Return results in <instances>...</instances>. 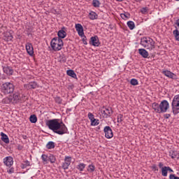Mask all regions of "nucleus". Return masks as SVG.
<instances>
[{"instance_id":"1","label":"nucleus","mask_w":179,"mask_h":179,"mask_svg":"<svg viewBox=\"0 0 179 179\" xmlns=\"http://www.w3.org/2000/svg\"><path fill=\"white\" fill-rule=\"evenodd\" d=\"M46 125L49 129H51V131L55 134H57V135H64V134L68 132V128L62 121L59 122V119L48 120Z\"/></svg>"},{"instance_id":"2","label":"nucleus","mask_w":179,"mask_h":179,"mask_svg":"<svg viewBox=\"0 0 179 179\" xmlns=\"http://www.w3.org/2000/svg\"><path fill=\"white\" fill-rule=\"evenodd\" d=\"M152 107L155 113L158 114H162L163 113H167V110L170 108V104L167 100H163L161 101L160 104L155 102L152 104Z\"/></svg>"},{"instance_id":"3","label":"nucleus","mask_w":179,"mask_h":179,"mask_svg":"<svg viewBox=\"0 0 179 179\" xmlns=\"http://www.w3.org/2000/svg\"><path fill=\"white\" fill-rule=\"evenodd\" d=\"M156 42L153 41L150 37H143L141 38V45L146 48L147 50H155L156 48Z\"/></svg>"},{"instance_id":"4","label":"nucleus","mask_w":179,"mask_h":179,"mask_svg":"<svg viewBox=\"0 0 179 179\" xmlns=\"http://www.w3.org/2000/svg\"><path fill=\"white\" fill-rule=\"evenodd\" d=\"M1 93L3 94H10L15 91V85L11 82H6L1 86Z\"/></svg>"},{"instance_id":"5","label":"nucleus","mask_w":179,"mask_h":179,"mask_svg":"<svg viewBox=\"0 0 179 179\" xmlns=\"http://www.w3.org/2000/svg\"><path fill=\"white\" fill-rule=\"evenodd\" d=\"M172 106V111L174 115H177L178 114V110H179V94L176 95L173 97V99L171 103Z\"/></svg>"},{"instance_id":"6","label":"nucleus","mask_w":179,"mask_h":179,"mask_svg":"<svg viewBox=\"0 0 179 179\" xmlns=\"http://www.w3.org/2000/svg\"><path fill=\"white\" fill-rule=\"evenodd\" d=\"M50 45L53 51H61V50H62V48L59 47V44L57 41V37H55L52 39L50 42Z\"/></svg>"},{"instance_id":"7","label":"nucleus","mask_w":179,"mask_h":179,"mask_svg":"<svg viewBox=\"0 0 179 179\" xmlns=\"http://www.w3.org/2000/svg\"><path fill=\"white\" fill-rule=\"evenodd\" d=\"M103 110L101 111V113L103 115V117L104 118H110L111 115H113V109L111 108H103Z\"/></svg>"},{"instance_id":"8","label":"nucleus","mask_w":179,"mask_h":179,"mask_svg":"<svg viewBox=\"0 0 179 179\" xmlns=\"http://www.w3.org/2000/svg\"><path fill=\"white\" fill-rule=\"evenodd\" d=\"M103 132L105 133V136L107 138V139H111V138L114 136V134H113V129H111L110 126H106L103 129Z\"/></svg>"},{"instance_id":"9","label":"nucleus","mask_w":179,"mask_h":179,"mask_svg":"<svg viewBox=\"0 0 179 179\" xmlns=\"http://www.w3.org/2000/svg\"><path fill=\"white\" fill-rule=\"evenodd\" d=\"M90 44L94 47H99V45H100V40H99V36H94L91 37Z\"/></svg>"},{"instance_id":"10","label":"nucleus","mask_w":179,"mask_h":179,"mask_svg":"<svg viewBox=\"0 0 179 179\" xmlns=\"http://www.w3.org/2000/svg\"><path fill=\"white\" fill-rule=\"evenodd\" d=\"M12 33H13L12 31L4 32L3 40L5 41H12V40H13V36L12 35Z\"/></svg>"},{"instance_id":"11","label":"nucleus","mask_w":179,"mask_h":179,"mask_svg":"<svg viewBox=\"0 0 179 179\" xmlns=\"http://www.w3.org/2000/svg\"><path fill=\"white\" fill-rule=\"evenodd\" d=\"M72 157H66L64 159V162L62 164V169L64 170H68L69 166H71V160Z\"/></svg>"},{"instance_id":"12","label":"nucleus","mask_w":179,"mask_h":179,"mask_svg":"<svg viewBox=\"0 0 179 179\" xmlns=\"http://www.w3.org/2000/svg\"><path fill=\"white\" fill-rule=\"evenodd\" d=\"M162 73L167 78H170V79H177V76L176 74H174V73H172L171 71H170L169 70L163 71Z\"/></svg>"},{"instance_id":"13","label":"nucleus","mask_w":179,"mask_h":179,"mask_svg":"<svg viewBox=\"0 0 179 179\" xmlns=\"http://www.w3.org/2000/svg\"><path fill=\"white\" fill-rule=\"evenodd\" d=\"M3 163L7 167H10L11 166H13V157L9 156L6 157L3 159Z\"/></svg>"},{"instance_id":"14","label":"nucleus","mask_w":179,"mask_h":179,"mask_svg":"<svg viewBox=\"0 0 179 179\" xmlns=\"http://www.w3.org/2000/svg\"><path fill=\"white\" fill-rule=\"evenodd\" d=\"M26 50L29 55L32 56L33 54H34V49L33 48V45L31 43H27L26 44Z\"/></svg>"},{"instance_id":"15","label":"nucleus","mask_w":179,"mask_h":179,"mask_svg":"<svg viewBox=\"0 0 179 179\" xmlns=\"http://www.w3.org/2000/svg\"><path fill=\"white\" fill-rule=\"evenodd\" d=\"M76 30L78 31V36H83L85 34V32L83 31V27L80 24H76Z\"/></svg>"},{"instance_id":"16","label":"nucleus","mask_w":179,"mask_h":179,"mask_svg":"<svg viewBox=\"0 0 179 179\" xmlns=\"http://www.w3.org/2000/svg\"><path fill=\"white\" fill-rule=\"evenodd\" d=\"M65 27H63L62 28V29H60L58 33H57V36H58V38H65V37H66V31H65Z\"/></svg>"},{"instance_id":"17","label":"nucleus","mask_w":179,"mask_h":179,"mask_svg":"<svg viewBox=\"0 0 179 179\" xmlns=\"http://www.w3.org/2000/svg\"><path fill=\"white\" fill-rule=\"evenodd\" d=\"M3 71L4 73L10 76V75H13V69H11L10 66L3 67Z\"/></svg>"},{"instance_id":"18","label":"nucleus","mask_w":179,"mask_h":179,"mask_svg":"<svg viewBox=\"0 0 179 179\" xmlns=\"http://www.w3.org/2000/svg\"><path fill=\"white\" fill-rule=\"evenodd\" d=\"M138 53L143 58H148V57H149V52H148L145 49H138Z\"/></svg>"},{"instance_id":"19","label":"nucleus","mask_w":179,"mask_h":179,"mask_svg":"<svg viewBox=\"0 0 179 179\" xmlns=\"http://www.w3.org/2000/svg\"><path fill=\"white\" fill-rule=\"evenodd\" d=\"M169 156L171 159H179V153L177 151L171 150L169 152Z\"/></svg>"},{"instance_id":"20","label":"nucleus","mask_w":179,"mask_h":179,"mask_svg":"<svg viewBox=\"0 0 179 179\" xmlns=\"http://www.w3.org/2000/svg\"><path fill=\"white\" fill-rule=\"evenodd\" d=\"M3 104H10V103H13V99L12 96L6 97L2 100Z\"/></svg>"},{"instance_id":"21","label":"nucleus","mask_w":179,"mask_h":179,"mask_svg":"<svg viewBox=\"0 0 179 179\" xmlns=\"http://www.w3.org/2000/svg\"><path fill=\"white\" fill-rule=\"evenodd\" d=\"M1 141H3L4 143H9V138L6 134H5V133L1 132Z\"/></svg>"},{"instance_id":"22","label":"nucleus","mask_w":179,"mask_h":179,"mask_svg":"<svg viewBox=\"0 0 179 179\" xmlns=\"http://www.w3.org/2000/svg\"><path fill=\"white\" fill-rule=\"evenodd\" d=\"M13 103H19V100H20V96H19V94H13Z\"/></svg>"},{"instance_id":"23","label":"nucleus","mask_w":179,"mask_h":179,"mask_svg":"<svg viewBox=\"0 0 179 179\" xmlns=\"http://www.w3.org/2000/svg\"><path fill=\"white\" fill-rule=\"evenodd\" d=\"M66 73L68 76H71V78H73L74 79H76V73L72 69L67 70Z\"/></svg>"},{"instance_id":"24","label":"nucleus","mask_w":179,"mask_h":179,"mask_svg":"<svg viewBox=\"0 0 179 179\" xmlns=\"http://www.w3.org/2000/svg\"><path fill=\"white\" fill-rule=\"evenodd\" d=\"M37 87V83L36 82H31L27 85L28 89H36Z\"/></svg>"},{"instance_id":"25","label":"nucleus","mask_w":179,"mask_h":179,"mask_svg":"<svg viewBox=\"0 0 179 179\" xmlns=\"http://www.w3.org/2000/svg\"><path fill=\"white\" fill-rule=\"evenodd\" d=\"M47 149H54L55 148V143L54 141H49L46 145Z\"/></svg>"},{"instance_id":"26","label":"nucleus","mask_w":179,"mask_h":179,"mask_svg":"<svg viewBox=\"0 0 179 179\" xmlns=\"http://www.w3.org/2000/svg\"><path fill=\"white\" fill-rule=\"evenodd\" d=\"M29 121L31 124H36L37 122V116L36 115H31L29 117Z\"/></svg>"},{"instance_id":"27","label":"nucleus","mask_w":179,"mask_h":179,"mask_svg":"<svg viewBox=\"0 0 179 179\" xmlns=\"http://www.w3.org/2000/svg\"><path fill=\"white\" fill-rule=\"evenodd\" d=\"M90 16V19H91V20H94V19H97L98 15L95 12H90L89 14Z\"/></svg>"},{"instance_id":"28","label":"nucleus","mask_w":179,"mask_h":179,"mask_svg":"<svg viewBox=\"0 0 179 179\" xmlns=\"http://www.w3.org/2000/svg\"><path fill=\"white\" fill-rule=\"evenodd\" d=\"M127 26L130 30H134L135 29V22L129 21L127 22Z\"/></svg>"},{"instance_id":"29","label":"nucleus","mask_w":179,"mask_h":179,"mask_svg":"<svg viewBox=\"0 0 179 179\" xmlns=\"http://www.w3.org/2000/svg\"><path fill=\"white\" fill-rule=\"evenodd\" d=\"M86 167V164H83V163H80L76 169L78 170H79L80 171H83V170H85V168Z\"/></svg>"},{"instance_id":"30","label":"nucleus","mask_w":179,"mask_h":179,"mask_svg":"<svg viewBox=\"0 0 179 179\" xmlns=\"http://www.w3.org/2000/svg\"><path fill=\"white\" fill-rule=\"evenodd\" d=\"M120 16L122 19H124V20H125L126 19H129L131 17V14H129V13H124L120 14Z\"/></svg>"},{"instance_id":"31","label":"nucleus","mask_w":179,"mask_h":179,"mask_svg":"<svg viewBox=\"0 0 179 179\" xmlns=\"http://www.w3.org/2000/svg\"><path fill=\"white\" fill-rule=\"evenodd\" d=\"M169 172L168 169H167V166H164L162 169V176H163V177H167V173Z\"/></svg>"},{"instance_id":"32","label":"nucleus","mask_w":179,"mask_h":179,"mask_svg":"<svg viewBox=\"0 0 179 179\" xmlns=\"http://www.w3.org/2000/svg\"><path fill=\"white\" fill-rule=\"evenodd\" d=\"M173 34L175 37V39L176 40V41H179V31L178 29H176L173 31Z\"/></svg>"},{"instance_id":"33","label":"nucleus","mask_w":179,"mask_h":179,"mask_svg":"<svg viewBox=\"0 0 179 179\" xmlns=\"http://www.w3.org/2000/svg\"><path fill=\"white\" fill-rule=\"evenodd\" d=\"M92 5L94 8H99L100 7V1L99 0H93Z\"/></svg>"},{"instance_id":"34","label":"nucleus","mask_w":179,"mask_h":179,"mask_svg":"<svg viewBox=\"0 0 179 179\" xmlns=\"http://www.w3.org/2000/svg\"><path fill=\"white\" fill-rule=\"evenodd\" d=\"M59 62H61L62 64H65V62H66V57L64 55H60Z\"/></svg>"},{"instance_id":"35","label":"nucleus","mask_w":179,"mask_h":179,"mask_svg":"<svg viewBox=\"0 0 179 179\" xmlns=\"http://www.w3.org/2000/svg\"><path fill=\"white\" fill-rule=\"evenodd\" d=\"M91 121V125L92 127H96V125H99V120H96L95 118H94Z\"/></svg>"},{"instance_id":"36","label":"nucleus","mask_w":179,"mask_h":179,"mask_svg":"<svg viewBox=\"0 0 179 179\" xmlns=\"http://www.w3.org/2000/svg\"><path fill=\"white\" fill-rule=\"evenodd\" d=\"M57 44H59V47H61L62 48V47H64V41H62V39L57 37Z\"/></svg>"},{"instance_id":"37","label":"nucleus","mask_w":179,"mask_h":179,"mask_svg":"<svg viewBox=\"0 0 179 179\" xmlns=\"http://www.w3.org/2000/svg\"><path fill=\"white\" fill-rule=\"evenodd\" d=\"M148 10H149V8L148 7H143L141 9V12L143 15H146L148 13Z\"/></svg>"},{"instance_id":"38","label":"nucleus","mask_w":179,"mask_h":179,"mask_svg":"<svg viewBox=\"0 0 179 179\" xmlns=\"http://www.w3.org/2000/svg\"><path fill=\"white\" fill-rule=\"evenodd\" d=\"M55 101L57 104H62V99L59 96L55 97Z\"/></svg>"},{"instance_id":"39","label":"nucleus","mask_w":179,"mask_h":179,"mask_svg":"<svg viewBox=\"0 0 179 179\" xmlns=\"http://www.w3.org/2000/svg\"><path fill=\"white\" fill-rule=\"evenodd\" d=\"M130 83L132 85V86H136L138 85V80L132 78L130 81Z\"/></svg>"},{"instance_id":"40","label":"nucleus","mask_w":179,"mask_h":179,"mask_svg":"<svg viewBox=\"0 0 179 179\" xmlns=\"http://www.w3.org/2000/svg\"><path fill=\"white\" fill-rule=\"evenodd\" d=\"M89 169H87L88 171H90V173H93V171H94L96 167L94 166V165L93 164H90L89 165Z\"/></svg>"},{"instance_id":"41","label":"nucleus","mask_w":179,"mask_h":179,"mask_svg":"<svg viewBox=\"0 0 179 179\" xmlns=\"http://www.w3.org/2000/svg\"><path fill=\"white\" fill-rule=\"evenodd\" d=\"M55 156H54L53 155L49 156V161L50 162V163H55Z\"/></svg>"},{"instance_id":"42","label":"nucleus","mask_w":179,"mask_h":179,"mask_svg":"<svg viewBox=\"0 0 179 179\" xmlns=\"http://www.w3.org/2000/svg\"><path fill=\"white\" fill-rule=\"evenodd\" d=\"M81 37H83L82 41H83V44H85V45H87V38H86V36H85V34H84V36H83Z\"/></svg>"},{"instance_id":"43","label":"nucleus","mask_w":179,"mask_h":179,"mask_svg":"<svg viewBox=\"0 0 179 179\" xmlns=\"http://www.w3.org/2000/svg\"><path fill=\"white\" fill-rule=\"evenodd\" d=\"M124 120V116L121 114L117 115V122H122V120Z\"/></svg>"},{"instance_id":"44","label":"nucleus","mask_w":179,"mask_h":179,"mask_svg":"<svg viewBox=\"0 0 179 179\" xmlns=\"http://www.w3.org/2000/svg\"><path fill=\"white\" fill-rule=\"evenodd\" d=\"M87 117L90 121L94 120V115H93L92 113H88Z\"/></svg>"},{"instance_id":"45","label":"nucleus","mask_w":179,"mask_h":179,"mask_svg":"<svg viewBox=\"0 0 179 179\" xmlns=\"http://www.w3.org/2000/svg\"><path fill=\"white\" fill-rule=\"evenodd\" d=\"M151 169L153 171H159V168H157V166H156V164H153Z\"/></svg>"},{"instance_id":"46","label":"nucleus","mask_w":179,"mask_h":179,"mask_svg":"<svg viewBox=\"0 0 179 179\" xmlns=\"http://www.w3.org/2000/svg\"><path fill=\"white\" fill-rule=\"evenodd\" d=\"M41 159L43 162H47V159H48V157L46 155H42Z\"/></svg>"},{"instance_id":"47","label":"nucleus","mask_w":179,"mask_h":179,"mask_svg":"<svg viewBox=\"0 0 179 179\" xmlns=\"http://www.w3.org/2000/svg\"><path fill=\"white\" fill-rule=\"evenodd\" d=\"M169 179H179L178 176H176L175 174H171L169 176Z\"/></svg>"},{"instance_id":"48","label":"nucleus","mask_w":179,"mask_h":179,"mask_svg":"<svg viewBox=\"0 0 179 179\" xmlns=\"http://www.w3.org/2000/svg\"><path fill=\"white\" fill-rule=\"evenodd\" d=\"M27 35H28V36H30L31 31H33V28H31V27L28 28V29H27Z\"/></svg>"},{"instance_id":"49","label":"nucleus","mask_w":179,"mask_h":179,"mask_svg":"<svg viewBox=\"0 0 179 179\" xmlns=\"http://www.w3.org/2000/svg\"><path fill=\"white\" fill-rule=\"evenodd\" d=\"M8 173L9 174H12L13 173H15V169L10 168V169L8 171Z\"/></svg>"},{"instance_id":"50","label":"nucleus","mask_w":179,"mask_h":179,"mask_svg":"<svg viewBox=\"0 0 179 179\" xmlns=\"http://www.w3.org/2000/svg\"><path fill=\"white\" fill-rule=\"evenodd\" d=\"M164 117L166 120H169V118H170V117H171V115L170 114H165L164 115Z\"/></svg>"},{"instance_id":"51","label":"nucleus","mask_w":179,"mask_h":179,"mask_svg":"<svg viewBox=\"0 0 179 179\" xmlns=\"http://www.w3.org/2000/svg\"><path fill=\"white\" fill-rule=\"evenodd\" d=\"M24 164L27 167L28 166H30V162L27 160V161L24 162Z\"/></svg>"},{"instance_id":"52","label":"nucleus","mask_w":179,"mask_h":179,"mask_svg":"<svg viewBox=\"0 0 179 179\" xmlns=\"http://www.w3.org/2000/svg\"><path fill=\"white\" fill-rule=\"evenodd\" d=\"M167 169H168V171H169L170 173H174V171H173L170 166H167Z\"/></svg>"},{"instance_id":"53","label":"nucleus","mask_w":179,"mask_h":179,"mask_svg":"<svg viewBox=\"0 0 179 179\" xmlns=\"http://www.w3.org/2000/svg\"><path fill=\"white\" fill-rule=\"evenodd\" d=\"M158 166H159V169H162V167L164 166L163 162H159Z\"/></svg>"},{"instance_id":"54","label":"nucleus","mask_w":179,"mask_h":179,"mask_svg":"<svg viewBox=\"0 0 179 179\" xmlns=\"http://www.w3.org/2000/svg\"><path fill=\"white\" fill-rule=\"evenodd\" d=\"M27 167L24 164H22L21 169H26Z\"/></svg>"},{"instance_id":"55","label":"nucleus","mask_w":179,"mask_h":179,"mask_svg":"<svg viewBox=\"0 0 179 179\" xmlns=\"http://www.w3.org/2000/svg\"><path fill=\"white\" fill-rule=\"evenodd\" d=\"M22 138H23V139H27V136L23 135V136H22Z\"/></svg>"},{"instance_id":"56","label":"nucleus","mask_w":179,"mask_h":179,"mask_svg":"<svg viewBox=\"0 0 179 179\" xmlns=\"http://www.w3.org/2000/svg\"><path fill=\"white\" fill-rule=\"evenodd\" d=\"M136 2H141L142 0H135Z\"/></svg>"},{"instance_id":"57","label":"nucleus","mask_w":179,"mask_h":179,"mask_svg":"<svg viewBox=\"0 0 179 179\" xmlns=\"http://www.w3.org/2000/svg\"><path fill=\"white\" fill-rule=\"evenodd\" d=\"M176 1H179V0H176Z\"/></svg>"},{"instance_id":"58","label":"nucleus","mask_w":179,"mask_h":179,"mask_svg":"<svg viewBox=\"0 0 179 179\" xmlns=\"http://www.w3.org/2000/svg\"><path fill=\"white\" fill-rule=\"evenodd\" d=\"M0 80H1V78H0Z\"/></svg>"}]
</instances>
